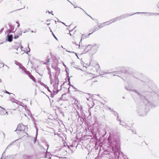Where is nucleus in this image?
Returning a JSON list of instances; mask_svg holds the SVG:
<instances>
[{
	"label": "nucleus",
	"mask_w": 159,
	"mask_h": 159,
	"mask_svg": "<svg viewBox=\"0 0 159 159\" xmlns=\"http://www.w3.org/2000/svg\"><path fill=\"white\" fill-rule=\"evenodd\" d=\"M131 91L134 92L135 95L137 97L139 98L147 106H150L151 107H155L157 106V105H155L152 102L149 101L146 98L147 96V94L148 93L147 92H139L137 90L133 89Z\"/></svg>",
	"instance_id": "f257e3e1"
},
{
	"label": "nucleus",
	"mask_w": 159,
	"mask_h": 159,
	"mask_svg": "<svg viewBox=\"0 0 159 159\" xmlns=\"http://www.w3.org/2000/svg\"><path fill=\"white\" fill-rule=\"evenodd\" d=\"M108 142L113 149L116 151L120 149V147L119 139L116 138L114 135H110L108 137Z\"/></svg>",
	"instance_id": "f03ea898"
},
{
	"label": "nucleus",
	"mask_w": 159,
	"mask_h": 159,
	"mask_svg": "<svg viewBox=\"0 0 159 159\" xmlns=\"http://www.w3.org/2000/svg\"><path fill=\"white\" fill-rule=\"evenodd\" d=\"M92 46L91 45L84 44L82 43H81V48H80V51L82 52L80 54V55L84 54L87 52L89 51L92 50Z\"/></svg>",
	"instance_id": "7ed1b4c3"
},
{
	"label": "nucleus",
	"mask_w": 159,
	"mask_h": 159,
	"mask_svg": "<svg viewBox=\"0 0 159 159\" xmlns=\"http://www.w3.org/2000/svg\"><path fill=\"white\" fill-rule=\"evenodd\" d=\"M138 115L141 116H143L146 115V113L144 111V109L138 107L137 110Z\"/></svg>",
	"instance_id": "20e7f679"
},
{
	"label": "nucleus",
	"mask_w": 159,
	"mask_h": 159,
	"mask_svg": "<svg viewBox=\"0 0 159 159\" xmlns=\"http://www.w3.org/2000/svg\"><path fill=\"white\" fill-rule=\"evenodd\" d=\"M25 126L22 123L19 124L17 126V129L15 130V131H18L19 132L23 131L24 132L25 129Z\"/></svg>",
	"instance_id": "39448f33"
},
{
	"label": "nucleus",
	"mask_w": 159,
	"mask_h": 159,
	"mask_svg": "<svg viewBox=\"0 0 159 159\" xmlns=\"http://www.w3.org/2000/svg\"><path fill=\"white\" fill-rule=\"evenodd\" d=\"M140 13H147V12H137L134 14H125L123 15H122L120 16H119L120 20L126 18L127 17H128L130 16H132L134 14H140Z\"/></svg>",
	"instance_id": "423d86ee"
},
{
	"label": "nucleus",
	"mask_w": 159,
	"mask_h": 159,
	"mask_svg": "<svg viewBox=\"0 0 159 159\" xmlns=\"http://www.w3.org/2000/svg\"><path fill=\"white\" fill-rule=\"evenodd\" d=\"M13 38V35L12 34H7L6 40L7 41L11 42L12 41Z\"/></svg>",
	"instance_id": "0eeeda50"
},
{
	"label": "nucleus",
	"mask_w": 159,
	"mask_h": 159,
	"mask_svg": "<svg viewBox=\"0 0 159 159\" xmlns=\"http://www.w3.org/2000/svg\"><path fill=\"white\" fill-rule=\"evenodd\" d=\"M92 46V50H96L97 48L99 47V45L98 44H94L93 45H91Z\"/></svg>",
	"instance_id": "6e6552de"
},
{
	"label": "nucleus",
	"mask_w": 159,
	"mask_h": 159,
	"mask_svg": "<svg viewBox=\"0 0 159 159\" xmlns=\"http://www.w3.org/2000/svg\"><path fill=\"white\" fill-rule=\"evenodd\" d=\"M91 34H92V33H90L87 35H85L84 34H82V36L81 38V40L80 41V43L81 42V41L82 40L86 38H88L89 37V35Z\"/></svg>",
	"instance_id": "1a4fd4ad"
},
{
	"label": "nucleus",
	"mask_w": 159,
	"mask_h": 159,
	"mask_svg": "<svg viewBox=\"0 0 159 159\" xmlns=\"http://www.w3.org/2000/svg\"><path fill=\"white\" fill-rule=\"evenodd\" d=\"M41 84L43 85L44 87H45L47 90L50 92L51 93L52 91L50 90L49 87L45 84L43 83Z\"/></svg>",
	"instance_id": "9d476101"
},
{
	"label": "nucleus",
	"mask_w": 159,
	"mask_h": 159,
	"mask_svg": "<svg viewBox=\"0 0 159 159\" xmlns=\"http://www.w3.org/2000/svg\"><path fill=\"white\" fill-rule=\"evenodd\" d=\"M111 20H112L113 21L111 22L109 24H110L111 23H112L116 22V21H117V20H120V19L119 16L118 17L114 18V19H112Z\"/></svg>",
	"instance_id": "9b49d317"
},
{
	"label": "nucleus",
	"mask_w": 159,
	"mask_h": 159,
	"mask_svg": "<svg viewBox=\"0 0 159 159\" xmlns=\"http://www.w3.org/2000/svg\"><path fill=\"white\" fill-rule=\"evenodd\" d=\"M71 65L74 66L73 67L75 68H76L77 69H80L79 68V66H77L75 65V63L73 61L72 62H71Z\"/></svg>",
	"instance_id": "f8f14e48"
},
{
	"label": "nucleus",
	"mask_w": 159,
	"mask_h": 159,
	"mask_svg": "<svg viewBox=\"0 0 159 159\" xmlns=\"http://www.w3.org/2000/svg\"><path fill=\"white\" fill-rule=\"evenodd\" d=\"M115 72H101V75H104L105 74H109L110 75H112V73H115Z\"/></svg>",
	"instance_id": "ddd939ff"
},
{
	"label": "nucleus",
	"mask_w": 159,
	"mask_h": 159,
	"mask_svg": "<svg viewBox=\"0 0 159 159\" xmlns=\"http://www.w3.org/2000/svg\"><path fill=\"white\" fill-rule=\"evenodd\" d=\"M54 80L55 81L56 83V82H59V79L58 77L57 76V75L56 74L55 75V77H54Z\"/></svg>",
	"instance_id": "4468645a"
},
{
	"label": "nucleus",
	"mask_w": 159,
	"mask_h": 159,
	"mask_svg": "<svg viewBox=\"0 0 159 159\" xmlns=\"http://www.w3.org/2000/svg\"><path fill=\"white\" fill-rule=\"evenodd\" d=\"M52 67L55 70L59 71H60V69L58 67H57V66H52Z\"/></svg>",
	"instance_id": "2eb2a0df"
},
{
	"label": "nucleus",
	"mask_w": 159,
	"mask_h": 159,
	"mask_svg": "<svg viewBox=\"0 0 159 159\" xmlns=\"http://www.w3.org/2000/svg\"><path fill=\"white\" fill-rule=\"evenodd\" d=\"M9 25L10 27V29L11 30V31H13L14 28V26L11 24H9Z\"/></svg>",
	"instance_id": "dca6fc26"
},
{
	"label": "nucleus",
	"mask_w": 159,
	"mask_h": 159,
	"mask_svg": "<svg viewBox=\"0 0 159 159\" xmlns=\"http://www.w3.org/2000/svg\"><path fill=\"white\" fill-rule=\"evenodd\" d=\"M24 159H32V157L30 155L26 156L24 157Z\"/></svg>",
	"instance_id": "f3484780"
},
{
	"label": "nucleus",
	"mask_w": 159,
	"mask_h": 159,
	"mask_svg": "<svg viewBox=\"0 0 159 159\" xmlns=\"http://www.w3.org/2000/svg\"><path fill=\"white\" fill-rule=\"evenodd\" d=\"M14 31H11L10 29L7 30L6 32V33H7V34H10L11 33H14Z\"/></svg>",
	"instance_id": "a211bd4d"
},
{
	"label": "nucleus",
	"mask_w": 159,
	"mask_h": 159,
	"mask_svg": "<svg viewBox=\"0 0 159 159\" xmlns=\"http://www.w3.org/2000/svg\"><path fill=\"white\" fill-rule=\"evenodd\" d=\"M17 35H19V36L21 35H22V31H18L16 34Z\"/></svg>",
	"instance_id": "6ab92c4d"
},
{
	"label": "nucleus",
	"mask_w": 159,
	"mask_h": 159,
	"mask_svg": "<svg viewBox=\"0 0 159 159\" xmlns=\"http://www.w3.org/2000/svg\"><path fill=\"white\" fill-rule=\"evenodd\" d=\"M66 51L67 52H70V53H74L75 54V55H76V56L79 59H80V58H79L77 53H76V52H70V51H67V50H66Z\"/></svg>",
	"instance_id": "aec40b11"
},
{
	"label": "nucleus",
	"mask_w": 159,
	"mask_h": 159,
	"mask_svg": "<svg viewBox=\"0 0 159 159\" xmlns=\"http://www.w3.org/2000/svg\"><path fill=\"white\" fill-rule=\"evenodd\" d=\"M68 70H69L67 68H66V70H65V71L66 72V75L67 77H69V73L68 72Z\"/></svg>",
	"instance_id": "412c9836"
},
{
	"label": "nucleus",
	"mask_w": 159,
	"mask_h": 159,
	"mask_svg": "<svg viewBox=\"0 0 159 159\" xmlns=\"http://www.w3.org/2000/svg\"><path fill=\"white\" fill-rule=\"evenodd\" d=\"M29 76L31 79H32L33 81H34V78L32 75H29Z\"/></svg>",
	"instance_id": "4be33fe9"
},
{
	"label": "nucleus",
	"mask_w": 159,
	"mask_h": 159,
	"mask_svg": "<svg viewBox=\"0 0 159 159\" xmlns=\"http://www.w3.org/2000/svg\"><path fill=\"white\" fill-rule=\"evenodd\" d=\"M50 58H48L47 60V62H44L43 64H45V65H47L50 62Z\"/></svg>",
	"instance_id": "5701e85b"
},
{
	"label": "nucleus",
	"mask_w": 159,
	"mask_h": 159,
	"mask_svg": "<svg viewBox=\"0 0 159 159\" xmlns=\"http://www.w3.org/2000/svg\"><path fill=\"white\" fill-rule=\"evenodd\" d=\"M13 142H11L7 146V147L6 148V149L5 150H6V149H7L10 146H11L13 144Z\"/></svg>",
	"instance_id": "b1692460"
},
{
	"label": "nucleus",
	"mask_w": 159,
	"mask_h": 159,
	"mask_svg": "<svg viewBox=\"0 0 159 159\" xmlns=\"http://www.w3.org/2000/svg\"><path fill=\"white\" fill-rule=\"evenodd\" d=\"M19 37V35H16V34H14V39H16Z\"/></svg>",
	"instance_id": "393cba45"
},
{
	"label": "nucleus",
	"mask_w": 159,
	"mask_h": 159,
	"mask_svg": "<svg viewBox=\"0 0 159 159\" xmlns=\"http://www.w3.org/2000/svg\"><path fill=\"white\" fill-rule=\"evenodd\" d=\"M68 77V81L69 82L68 84L70 85H70H71L70 84V77Z\"/></svg>",
	"instance_id": "a878e982"
},
{
	"label": "nucleus",
	"mask_w": 159,
	"mask_h": 159,
	"mask_svg": "<svg viewBox=\"0 0 159 159\" xmlns=\"http://www.w3.org/2000/svg\"><path fill=\"white\" fill-rule=\"evenodd\" d=\"M15 64L18 66H19V64H20V63H19L18 61H15Z\"/></svg>",
	"instance_id": "bb28decb"
},
{
	"label": "nucleus",
	"mask_w": 159,
	"mask_h": 159,
	"mask_svg": "<svg viewBox=\"0 0 159 159\" xmlns=\"http://www.w3.org/2000/svg\"><path fill=\"white\" fill-rule=\"evenodd\" d=\"M28 48L29 49V50L28 51H27V52H25V51L24 50L25 53H26L27 54H28V52H30V48L29 47V46H28Z\"/></svg>",
	"instance_id": "cd10ccee"
},
{
	"label": "nucleus",
	"mask_w": 159,
	"mask_h": 159,
	"mask_svg": "<svg viewBox=\"0 0 159 159\" xmlns=\"http://www.w3.org/2000/svg\"><path fill=\"white\" fill-rule=\"evenodd\" d=\"M5 93H6L9 94V95H10V94H12L13 95H14V94H13L12 93H10L6 90H5Z\"/></svg>",
	"instance_id": "c85d7f7f"
},
{
	"label": "nucleus",
	"mask_w": 159,
	"mask_h": 159,
	"mask_svg": "<svg viewBox=\"0 0 159 159\" xmlns=\"http://www.w3.org/2000/svg\"><path fill=\"white\" fill-rule=\"evenodd\" d=\"M49 75V78L50 80H52V76L51 74H50Z\"/></svg>",
	"instance_id": "c756f323"
},
{
	"label": "nucleus",
	"mask_w": 159,
	"mask_h": 159,
	"mask_svg": "<svg viewBox=\"0 0 159 159\" xmlns=\"http://www.w3.org/2000/svg\"><path fill=\"white\" fill-rule=\"evenodd\" d=\"M70 86L72 87L75 90V91H76L78 90H77L76 89L75 87H74L73 85H70Z\"/></svg>",
	"instance_id": "7c9ffc66"
},
{
	"label": "nucleus",
	"mask_w": 159,
	"mask_h": 159,
	"mask_svg": "<svg viewBox=\"0 0 159 159\" xmlns=\"http://www.w3.org/2000/svg\"><path fill=\"white\" fill-rule=\"evenodd\" d=\"M37 137L35 136L34 138V143H35L37 140Z\"/></svg>",
	"instance_id": "2f4dec72"
},
{
	"label": "nucleus",
	"mask_w": 159,
	"mask_h": 159,
	"mask_svg": "<svg viewBox=\"0 0 159 159\" xmlns=\"http://www.w3.org/2000/svg\"><path fill=\"white\" fill-rule=\"evenodd\" d=\"M98 30V29L97 28H95V29L93 31V32L91 33L92 34L93 32H94L96 31H97Z\"/></svg>",
	"instance_id": "473e14b6"
},
{
	"label": "nucleus",
	"mask_w": 159,
	"mask_h": 159,
	"mask_svg": "<svg viewBox=\"0 0 159 159\" xmlns=\"http://www.w3.org/2000/svg\"><path fill=\"white\" fill-rule=\"evenodd\" d=\"M51 94H50V97H51L52 98H53L54 97V95L53 94V93H52V92L51 93Z\"/></svg>",
	"instance_id": "72a5a7b5"
},
{
	"label": "nucleus",
	"mask_w": 159,
	"mask_h": 159,
	"mask_svg": "<svg viewBox=\"0 0 159 159\" xmlns=\"http://www.w3.org/2000/svg\"><path fill=\"white\" fill-rule=\"evenodd\" d=\"M48 70V74H51V70H50V68H47Z\"/></svg>",
	"instance_id": "f704fd0d"
},
{
	"label": "nucleus",
	"mask_w": 159,
	"mask_h": 159,
	"mask_svg": "<svg viewBox=\"0 0 159 159\" xmlns=\"http://www.w3.org/2000/svg\"><path fill=\"white\" fill-rule=\"evenodd\" d=\"M119 121L120 122V125H122L123 126H124V125H123L122 123H121V120H119Z\"/></svg>",
	"instance_id": "c9c22d12"
},
{
	"label": "nucleus",
	"mask_w": 159,
	"mask_h": 159,
	"mask_svg": "<svg viewBox=\"0 0 159 159\" xmlns=\"http://www.w3.org/2000/svg\"><path fill=\"white\" fill-rule=\"evenodd\" d=\"M75 107H76V108H75V109H76V108H77V109H78V110H79V106H78V104H77V105H76V106Z\"/></svg>",
	"instance_id": "e433bc0d"
},
{
	"label": "nucleus",
	"mask_w": 159,
	"mask_h": 159,
	"mask_svg": "<svg viewBox=\"0 0 159 159\" xmlns=\"http://www.w3.org/2000/svg\"><path fill=\"white\" fill-rule=\"evenodd\" d=\"M77 115L79 116V117H78V119H79V118H80V113H79V112L77 111Z\"/></svg>",
	"instance_id": "4c0bfd02"
},
{
	"label": "nucleus",
	"mask_w": 159,
	"mask_h": 159,
	"mask_svg": "<svg viewBox=\"0 0 159 159\" xmlns=\"http://www.w3.org/2000/svg\"><path fill=\"white\" fill-rule=\"evenodd\" d=\"M114 115L115 116H116V115L117 114V113H116V112L114 111Z\"/></svg>",
	"instance_id": "58836bf2"
},
{
	"label": "nucleus",
	"mask_w": 159,
	"mask_h": 159,
	"mask_svg": "<svg viewBox=\"0 0 159 159\" xmlns=\"http://www.w3.org/2000/svg\"><path fill=\"white\" fill-rule=\"evenodd\" d=\"M3 30H4V28H2L1 29V31H0V33H1L3 31Z\"/></svg>",
	"instance_id": "ea45409f"
},
{
	"label": "nucleus",
	"mask_w": 159,
	"mask_h": 159,
	"mask_svg": "<svg viewBox=\"0 0 159 159\" xmlns=\"http://www.w3.org/2000/svg\"><path fill=\"white\" fill-rule=\"evenodd\" d=\"M52 34L53 35V36H54V37H55V38L57 39V38L56 37V36H55V35L53 34V33L52 32Z\"/></svg>",
	"instance_id": "a19ab883"
},
{
	"label": "nucleus",
	"mask_w": 159,
	"mask_h": 159,
	"mask_svg": "<svg viewBox=\"0 0 159 159\" xmlns=\"http://www.w3.org/2000/svg\"><path fill=\"white\" fill-rule=\"evenodd\" d=\"M80 111H81V109H82V108H83V107H82V106H81V105H80Z\"/></svg>",
	"instance_id": "79ce46f5"
},
{
	"label": "nucleus",
	"mask_w": 159,
	"mask_h": 159,
	"mask_svg": "<svg viewBox=\"0 0 159 159\" xmlns=\"http://www.w3.org/2000/svg\"><path fill=\"white\" fill-rule=\"evenodd\" d=\"M48 13L49 14L51 13L52 15H53V14L52 13V12H53L52 11V12H50L49 11H48Z\"/></svg>",
	"instance_id": "37998d69"
},
{
	"label": "nucleus",
	"mask_w": 159,
	"mask_h": 159,
	"mask_svg": "<svg viewBox=\"0 0 159 159\" xmlns=\"http://www.w3.org/2000/svg\"><path fill=\"white\" fill-rule=\"evenodd\" d=\"M81 64L84 67H86V68H87L86 66H85V65L84 64H82V63H81Z\"/></svg>",
	"instance_id": "c03bdc74"
},
{
	"label": "nucleus",
	"mask_w": 159,
	"mask_h": 159,
	"mask_svg": "<svg viewBox=\"0 0 159 159\" xmlns=\"http://www.w3.org/2000/svg\"><path fill=\"white\" fill-rule=\"evenodd\" d=\"M81 64L84 67H86V68H87L86 66H85V65L84 64H82V63H81Z\"/></svg>",
	"instance_id": "a18cd8bd"
},
{
	"label": "nucleus",
	"mask_w": 159,
	"mask_h": 159,
	"mask_svg": "<svg viewBox=\"0 0 159 159\" xmlns=\"http://www.w3.org/2000/svg\"><path fill=\"white\" fill-rule=\"evenodd\" d=\"M37 135H38V130H37L35 136H36L37 137Z\"/></svg>",
	"instance_id": "49530a36"
},
{
	"label": "nucleus",
	"mask_w": 159,
	"mask_h": 159,
	"mask_svg": "<svg viewBox=\"0 0 159 159\" xmlns=\"http://www.w3.org/2000/svg\"><path fill=\"white\" fill-rule=\"evenodd\" d=\"M20 49L22 51H23V50H22V48H23V47L22 45L20 46Z\"/></svg>",
	"instance_id": "de8ad7c7"
},
{
	"label": "nucleus",
	"mask_w": 159,
	"mask_h": 159,
	"mask_svg": "<svg viewBox=\"0 0 159 159\" xmlns=\"http://www.w3.org/2000/svg\"><path fill=\"white\" fill-rule=\"evenodd\" d=\"M0 108H1V109H3L4 110H5V109L2 107H1V106H0Z\"/></svg>",
	"instance_id": "09e8293b"
},
{
	"label": "nucleus",
	"mask_w": 159,
	"mask_h": 159,
	"mask_svg": "<svg viewBox=\"0 0 159 159\" xmlns=\"http://www.w3.org/2000/svg\"><path fill=\"white\" fill-rule=\"evenodd\" d=\"M76 138L77 139V138L78 139L77 140H78V142H79V143H80V139H78V137L77 136H76Z\"/></svg>",
	"instance_id": "8fccbe9b"
},
{
	"label": "nucleus",
	"mask_w": 159,
	"mask_h": 159,
	"mask_svg": "<svg viewBox=\"0 0 159 159\" xmlns=\"http://www.w3.org/2000/svg\"><path fill=\"white\" fill-rule=\"evenodd\" d=\"M51 20L50 19H48L47 20V22H49V21H51Z\"/></svg>",
	"instance_id": "3c124183"
},
{
	"label": "nucleus",
	"mask_w": 159,
	"mask_h": 159,
	"mask_svg": "<svg viewBox=\"0 0 159 159\" xmlns=\"http://www.w3.org/2000/svg\"><path fill=\"white\" fill-rule=\"evenodd\" d=\"M110 111H111V112H113L114 111H113V110L112 109H111V110H110Z\"/></svg>",
	"instance_id": "603ef678"
},
{
	"label": "nucleus",
	"mask_w": 159,
	"mask_h": 159,
	"mask_svg": "<svg viewBox=\"0 0 159 159\" xmlns=\"http://www.w3.org/2000/svg\"><path fill=\"white\" fill-rule=\"evenodd\" d=\"M117 74H118V73L115 74H113V76H118L117 75Z\"/></svg>",
	"instance_id": "864d4df0"
},
{
	"label": "nucleus",
	"mask_w": 159,
	"mask_h": 159,
	"mask_svg": "<svg viewBox=\"0 0 159 159\" xmlns=\"http://www.w3.org/2000/svg\"><path fill=\"white\" fill-rule=\"evenodd\" d=\"M20 24H18L17 26V27H18V28H19V27H20Z\"/></svg>",
	"instance_id": "5fc2aeb1"
},
{
	"label": "nucleus",
	"mask_w": 159,
	"mask_h": 159,
	"mask_svg": "<svg viewBox=\"0 0 159 159\" xmlns=\"http://www.w3.org/2000/svg\"><path fill=\"white\" fill-rule=\"evenodd\" d=\"M70 92V88H68V92L69 93Z\"/></svg>",
	"instance_id": "6e6d98bb"
},
{
	"label": "nucleus",
	"mask_w": 159,
	"mask_h": 159,
	"mask_svg": "<svg viewBox=\"0 0 159 159\" xmlns=\"http://www.w3.org/2000/svg\"><path fill=\"white\" fill-rule=\"evenodd\" d=\"M108 107V110H110L111 109V108L110 107Z\"/></svg>",
	"instance_id": "4d7b16f0"
},
{
	"label": "nucleus",
	"mask_w": 159,
	"mask_h": 159,
	"mask_svg": "<svg viewBox=\"0 0 159 159\" xmlns=\"http://www.w3.org/2000/svg\"><path fill=\"white\" fill-rule=\"evenodd\" d=\"M125 89L127 90H130V89H129L128 88H127L126 87H125Z\"/></svg>",
	"instance_id": "13d9d810"
},
{
	"label": "nucleus",
	"mask_w": 159,
	"mask_h": 159,
	"mask_svg": "<svg viewBox=\"0 0 159 159\" xmlns=\"http://www.w3.org/2000/svg\"><path fill=\"white\" fill-rule=\"evenodd\" d=\"M66 95V94H63L62 95V96H61V97H63L64 95Z\"/></svg>",
	"instance_id": "bf43d9fd"
},
{
	"label": "nucleus",
	"mask_w": 159,
	"mask_h": 159,
	"mask_svg": "<svg viewBox=\"0 0 159 159\" xmlns=\"http://www.w3.org/2000/svg\"><path fill=\"white\" fill-rule=\"evenodd\" d=\"M45 158H47V154H45Z\"/></svg>",
	"instance_id": "052dcab7"
},
{
	"label": "nucleus",
	"mask_w": 159,
	"mask_h": 159,
	"mask_svg": "<svg viewBox=\"0 0 159 159\" xmlns=\"http://www.w3.org/2000/svg\"><path fill=\"white\" fill-rule=\"evenodd\" d=\"M78 145H79V143H78L76 146H74L73 147H76L77 146H78Z\"/></svg>",
	"instance_id": "680f3d73"
},
{
	"label": "nucleus",
	"mask_w": 159,
	"mask_h": 159,
	"mask_svg": "<svg viewBox=\"0 0 159 159\" xmlns=\"http://www.w3.org/2000/svg\"><path fill=\"white\" fill-rule=\"evenodd\" d=\"M102 27V26H100V25H98V27H99V28H101Z\"/></svg>",
	"instance_id": "e2e57ef3"
},
{
	"label": "nucleus",
	"mask_w": 159,
	"mask_h": 159,
	"mask_svg": "<svg viewBox=\"0 0 159 159\" xmlns=\"http://www.w3.org/2000/svg\"><path fill=\"white\" fill-rule=\"evenodd\" d=\"M57 19H58V21H58V22H61V21H59V20H58L57 18Z\"/></svg>",
	"instance_id": "0e129e2a"
},
{
	"label": "nucleus",
	"mask_w": 159,
	"mask_h": 159,
	"mask_svg": "<svg viewBox=\"0 0 159 159\" xmlns=\"http://www.w3.org/2000/svg\"><path fill=\"white\" fill-rule=\"evenodd\" d=\"M61 23H62L63 24H64V25H65V23H64V22H61Z\"/></svg>",
	"instance_id": "69168bd1"
},
{
	"label": "nucleus",
	"mask_w": 159,
	"mask_h": 159,
	"mask_svg": "<svg viewBox=\"0 0 159 159\" xmlns=\"http://www.w3.org/2000/svg\"><path fill=\"white\" fill-rule=\"evenodd\" d=\"M47 25H49L50 24V23H47Z\"/></svg>",
	"instance_id": "338daca9"
},
{
	"label": "nucleus",
	"mask_w": 159,
	"mask_h": 159,
	"mask_svg": "<svg viewBox=\"0 0 159 159\" xmlns=\"http://www.w3.org/2000/svg\"><path fill=\"white\" fill-rule=\"evenodd\" d=\"M16 23L17 24H19V22H17H17H16Z\"/></svg>",
	"instance_id": "774afa93"
}]
</instances>
